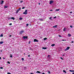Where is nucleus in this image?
Segmentation results:
<instances>
[{"instance_id":"nucleus-1","label":"nucleus","mask_w":74,"mask_h":74,"mask_svg":"<svg viewBox=\"0 0 74 74\" xmlns=\"http://www.w3.org/2000/svg\"><path fill=\"white\" fill-rule=\"evenodd\" d=\"M27 10H26L25 11V12L23 13V14H25V15H27Z\"/></svg>"},{"instance_id":"nucleus-2","label":"nucleus","mask_w":74,"mask_h":74,"mask_svg":"<svg viewBox=\"0 0 74 74\" xmlns=\"http://www.w3.org/2000/svg\"><path fill=\"white\" fill-rule=\"evenodd\" d=\"M26 38L27 39V38H27V36H23V39H26Z\"/></svg>"},{"instance_id":"nucleus-3","label":"nucleus","mask_w":74,"mask_h":74,"mask_svg":"<svg viewBox=\"0 0 74 74\" xmlns=\"http://www.w3.org/2000/svg\"><path fill=\"white\" fill-rule=\"evenodd\" d=\"M69 49H70V47H68L67 48H66V49L64 50V51H67V50H69Z\"/></svg>"},{"instance_id":"nucleus-4","label":"nucleus","mask_w":74,"mask_h":74,"mask_svg":"<svg viewBox=\"0 0 74 74\" xmlns=\"http://www.w3.org/2000/svg\"><path fill=\"white\" fill-rule=\"evenodd\" d=\"M34 42H38V40H37L36 39H34Z\"/></svg>"},{"instance_id":"nucleus-5","label":"nucleus","mask_w":74,"mask_h":74,"mask_svg":"<svg viewBox=\"0 0 74 74\" xmlns=\"http://www.w3.org/2000/svg\"><path fill=\"white\" fill-rule=\"evenodd\" d=\"M23 32H24V31H21L20 32V34H22V33H23Z\"/></svg>"},{"instance_id":"nucleus-6","label":"nucleus","mask_w":74,"mask_h":74,"mask_svg":"<svg viewBox=\"0 0 74 74\" xmlns=\"http://www.w3.org/2000/svg\"><path fill=\"white\" fill-rule=\"evenodd\" d=\"M53 3V1H50V4H52V3Z\"/></svg>"},{"instance_id":"nucleus-7","label":"nucleus","mask_w":74,"mask_h":74,"mask_svg":"<svg viewBox=\"0 0 74 74\" xmlns=\"http://www.w3.org/2000/svg\"><path fill=\"white\" fill-rule=\"evenodd\" d=\"M57 26H58V25H56L53 26V28H57Z\"/></svg>"},{"instance_id":"nucleus-8","label":"nucleus","mask_w":74,"mask_h":74,"mask_svg":"<svg viewBox=\"0 0 74 74\" xmlns=\"http://www.w3.org/2000/svg\"><path fill=\"white\" fill-rule=\"evenodd\" d=\"M69 37H71V35L70 34H68Z\"/></svg>"},{"instance_id":"nucleus-9","label":"nucleus","mask_w":74,"mask_h":74,"mask_svg":"<svg viewBox=\"0 0 74 74\" xmlns=\"http://www.w3.org/2000/svg\"><path fill=\"white\" fill-rule=\"evenodd\" d=\"M4 42L3 41H1L0 42V44H2Z\"/></svg>"},{"instance_id":"nucleus-10","label":"nucleus","mask_w":74,"mask_h":74,"mask_svg":"<svg viewBox=\"0 0 74 74\" xmlns=\"http://www.w3.org/2000/svg\"><path fill=\"white\" fill-rule=\"evenodd\" d=\"M43 49H47V47H42Z\"/></svg>"},{"instance_id":"nucleus-11","label":"nucleus","mask_w":74,"mask_h":74,"mask_svg":"<svg viewBox=\"0 0 74 74\" xmlns=\"http://www.w3.org/2000/svg\"><path fill=\"white\" fill-rule=\"evenodd\" d=\"M8 6H5L4 7V8H8Z\"/></svg>"},{"instance_id":"nucleus-12","label":"nucleus","mask_w":74,"mask_h":74,"mask_svg":"<svg viewBox=\"0 0 74 74\" xmlns=\"http://www.w3.org/2000/svg\"><path fill=\"white\" fill-rule=\"evenodd\" d=\"M11 19H13V20H14V19H15V18H14V17H11Z\"/></svg>"},{"instance_id":"nucleus-13","label":"nucleus","mask_w":74,"mask_h":74,"mask_svg":"<svg viewBox=\"0 0 74 74\" xmlns=\"http://www.w3.org/2000/svg\"><path fill=\"white\" fill-rule=\"evenodd\" d=\"M36 73H41V72L40 71H37L36 72Z\"/></svg>"},{"instance_id":"nucleus-14","label":"nucleus","mask_w":74,"mask_h":74,"mask_svg":"<svg viewBox=\"0 0 74 74\" xmlns=\"http://www.w3.org/2000/svg\"><path fill=\"white\" fill-rule=\"evenodd\" d=\"M63 72H64V73H65L66 74V71L65 70H63Z\"/></svg>"},{"instance_id":"nucleus-15","label":"nucleus","mask_w":74,"mask_h":74,"mask_svg":"<svg viewBox=\"0 0 74 74\" xmlns=\"http://www.w3.org/2000/svg\"><path fill=\"white\" fill-rule=\"evenodd\" d=\"M3 3H4V1H2L1 2V4H2Z\"/></svg>"},{"instance_id":"nucleus-16","label":"nucleus","mask_w":74,"mask_h":74,"mask_svg":"<svg viewBox=\"0 0 74 74\" xmlns=\"http://www.w3.org/2000/svg\"><path fill=\"white\" fill-rule=\"evenodd\" d=\"M20 20H22L23 19V18H19Z\"/></svg>"},{"instance_id":"nucleus-17","label":"nucleus","mask_w":74,"mask_h":74,"mask_svg":"<svg viewBox=\"0 0 74 74\" xmlns=\"http://www.w3.org/2000/svg\"><path fill=\"white\" fill-rule=\"evenodd\" d=\"M47 38H45L43 39V40H47Z\"/></svg>"},{"instance_id":"nucleus-18","label":"nucleus","mask_w":74,"mask_h":74,"mask_svg":"<svg viewBox=\"0 0 74 74\" xmlns=\"http://www.w3.org/2000/svg\"><path fill=\"white\" fill-rule=\"evenodd\" d=\"M55 44H53L52 45H51V46L52 47V46H55Z\"/></svg>"},{"instance_id":"nucleus-19","label":"nucleus","mask_w":74,"mask_h":74,"mask_svg":"<svg viewBox=\"0 0 74 74\" xmlns=\"http://www.w3.org/2000/svg\"><path fill=\"white\" fill-rule=\"evenodd\" d=\"M39 19V20H40V21H43V20L42 19Z\"/></svg>"},{"instance_id":"nucleus-20","label":"nucleus","mask_w":74,"mask_h":74,"mask_svg":"<svg viewBox=\"0 0 74 74\" xmlns=\"http://www.w3.org/2000/svg\"><path fill=\"white\" fill-rule=\"evenodd\" d=\"M21 10V8H19L17 10H18V11H20V10Z\"/></svg>"},{"instance_id":"nucleus-21","label":"nucleus","mask_w":74,"mask_h":74,"mask_svg":"<svg viewBox=\"0 0 74 74\" xmlns=\"http://www.w3.org/2000/svg\"><path fill=\"white\" fill-rule=\"evenodd\" d=\"M69 71H70L71 72H74V71H71V70H69Z\"/></svg>"},{"instance_id":"nucleus-22","label":"nucleus","mask_w":74,"mask_h":74,"mask_svg":"<svg viewBox=\"0 0 74 74\" xmlns=\"http://www.w3.org/2000/svg\"><path fill=\"white\" fill-rule=\"evenodd\" d=\"M29 26V24H27L26 25V27H27V26Z\"/></svg>"},{"instance_id":"nucleus-23","label":"nucleus","mask_w":74,"mask_h":74,"mask_svg":"<svg viewBox=\"0 0 74 74\" xmlns=\"http://www.w3.org/2000/svg\"><path fill=\"white\" fill-rule=\"evenodd\" d=\"M63 31H64V32H65V31H66V28H64V29Z\"/></svg>"},{"instance_id":"nucleus-24","label":"nucleus","mask_w":74,"mask_h":74,"mask_svg":"<svg viewBox=\"0 0 74 74\" xmlns=\"http://www.w3.org/2000/svg\"><path fill=\"white\" fill-rule=\"evenodd\" d=\"M0 36L1 37H3V34H1Z\"/></svg>"},{"instance_id":"nucleus-25","label":"nucleus","mask_w":74,"mask_h":74,"mask_svg":"<svg viewBox=\"0 0 74 74\" xmlns=\"http://www.w3.org/2000/svg\"><path fill=\"white\" fill-rule=\"evenodd\" d=\"M10 58H12V54L10 55Z\"/></svg>"},{"instance_id":"nucleus-26","label":"nucleus","mask_w":74,"mask_h":74,"mask_svg":"<svg viewBox=\"0 0 74 74\" xmlns=\"http://www.w3.org/2000/svg\"><path fill=\"white\" fill-rule=\"evenodd\" d=\"M60 10V9H56V11H59Z\"/></svg>"},{"instance_id":"nucleus-27","label":"nucleus","mask_w":74,"mask_h":74,"mask_svg":"<svg viewBox=\"0 0 74 74\" xmlns=\"http://www.w3.org/2000/svg\"><path fill=\"white\" fill-rule=\"evenodd\" d=\"M21 59L22 60H23V61L24 60V58H22Z\"/></svg>"},{"instance_id":"nucleus-28","label":"nucleus","mask_w":74,"mask_h":74,"mask_svg":"<svg viewBox=\"0 0 74 74\" xmlns=\"http://www.w3.org/2000/svg\"><path fill=\"white\" fill-rule=\"evenodd\" d=\"M70 27H71V28H73V26L70 25Z\"/></svg>"},{"instance_id":"nucleus-29","label":"nucleus","mask_w":74,"mask_h":74,"mask_svg":"<svg viewBox=\"0 0 74 74\" xmlns=\"http://www.w3.org/2000/svg\"><path fill=\"white\" fill-rule=\"evenodd\" d=\"M8 63L9 64H10V62L9 61L8 62Z\"/></svg>"},{"instance_id":"nucleus-30","label":"nucleus","mask_w":74,"mask_h":74,"mask_svg":"<svg viewBox=\"0 0 74 74\" xmlns=\"http://www.w3.org/2000/svg\"><path fill=\"white\" fill-rule=\"evenodd\" d=\"M59 37H62V36L60 35H59L58 36Z\"/></svg>"},{"instance_id":"nucleus-31","label":"nucleus","mask_w":74,"mask_h":74,"mask_svg":"<svg viewBox=\"0 0 74 74\" xmlns=\"http://www.w3.org/2000/svg\"><path fill=\"white\" fill-rule=\"evenodd\" d=\"M0 69H3V67H1Z\"/></svg>"},{"instance_id":"nucleus-32","label":"nucleus","mask_w":74,"mask_h":74,"mask_svg":"<svg viewBox=\"0 0 74 74\" xmlns=\"http://www.w3.org/2000/svg\"><path fill=\"white\" fill-rule=\"evenodd\" d=\"M9 25H12V23H10L9 24Z\"/></svg>"},{"instance_id":"nucleus-33","label":"nucleus","mask_w":74,"mask_h":74,"mask_svg":"<svg viewBox=\"0 0 74 74\" xmlns=\"http://www.w3.org/2000/svg\"><path fill=\"white\" fill-rule=\"evenodd\" d=\"M8 74H11V73H10L9 72H8L7 73Z\"/></svg>"},{"instance_id":"nucleus-34","label":"nucleus","mask_w":74,"mask_h":74,"mask_svg":"<svg viewBox=\"0 0 74 74\" xmlns=\"http://www.w3.org/2000/svg\"><path fill=\"white\" fill-rule=\"evenodd\" d=\"M53 18H56V16H55V17H53Z\"/></svg>"},{"instance_id":"nucleus-35","label":"nucleus","mask_w":74,"mask_h":74,"mask_svg":"<svg viewBox=\"0 0 74 74\" xmlns=\"http://www.w3.org/2000/svg\"><path fill=\"white\" fill-rule=\"evenodd\" d=\"M51 19H52V17H50L49 18V19L51 20Z\"/></svg>"},{"instance_id":"nucleus-36","label":"nucleus","mask_w":74,"mask_h":74,"mask_svg":"<svg viewBox=\"0 0 74 74\" xmlns=\"http://www.w3.org/2000/svg\"><path fill=\"white\" fill-rule=\"evenodd\" d=\"M23 2V1H20V3H22Z\"/></svg>"},{"instance_id":"nucleus-37","label":"nucleus","mask_w":74,"mask_h":74,"mask_svg":"<svg viewBox=\"0 0 74 74\" xmlns=\"http://www.w3.org/2000/svg\"><path fill=\"white\" fill-rule=\"evenodd\" d=\"M25 8V7H24L22 8V9H24V8Z\"/></svg>"},{"instance_id":"nucleus-38","label":"nucleus","mask_w":74,"mask_h":74,"mask_svg":"<svg viewBox=\"0 0 74 74\" xmlns=\"http://www.w3.org/2000/svg\"><path fill=\"white\" fill-rule=\"evenodd\" d=\"M60 59H62V60H63V59L62 57L60 58Z\"/></svg>"},{"instance_id":"nucleus-39","label":"nucleus","mask_w":74,"mask_h":74,"mask_svg":"<svg viewBox=\"0 0 74 74\" xmlns=\"http://www.w3.org/2000/svg\"><path fill=\"white\" fill-rule=\"evenodd\" d=\"M62 41H66V40H62Z\"/></svg>"},{"instance_id":"nucleus-40","label":"nucleus","mask_w":74,"mask_h":74,"mask_svg":"<svg viewBox=\"0 0 74 74\" xmlns=\"http://www.w3.org/2000/svg\"><path fill=\"white\" fill-rule=\"evenodd\" d=\"M50 11H53V10H50Z\"/></svg>"},{"instance_id":"nucleus-41","label":"nucleus","mask_w":74,"mask_h":74,"mask_svg":"<svg viewBox=\"0 0 74 74\" xmlns=\"http://www.w3.org/2000/svg\"><path fill=\"white\" fill-rule=\"evenodd\" d=\"M48 73H49V74H50V72L49 71H48Z\"/></svg>"},{"instance_id":"nucleus-42","label":"nucleus","mask_w":74,"mask_h":74,"mask_svg":"<svg viewBox=\"0 0 74 74\" xmlns=\"http://www.w3.org/2000/svg\"><path fill=\"white\" fill-rule=\"evenodd\" d=\"M30 41H29V42L28 43V44H30Z\"/></svg>"},{"instance_id":"nucleus-43","label":"nucleus","mask_w":74,"mask_h":74,"mask_svg":"<svg viewBox=\"0 0 74 74\" xmlns=\"http://www.w3.org/2000/svg\"><path fill=\"white\" fill-rule=\"evenodd\" d=\"M28 57H30V55H29L28 56Z\"/></svg>"},{"instance_id":"nucleus-44","label":"nucleus","mask_w":74,"mask_h":74,"mask_svg":"<svg viewBox=\"0 0 74 74\" xmlns=\"http://www.w3.org/2000/svg\"><path fill=\"white\" fill-rule=\"evenodd\" d=\"M38 4L39 5H40V3H38Z\"/></svg>"},{"instance_id":"nucleus-45","label":"nucleus","mask_w":74,"mask_h":74,"mask_svg":"<svg viewBox=\"0 0 74 74\" xmlns=\"http://www.w3.org/2000/svg\"><path fill=\"white\" fill-rule=\"evenodd\" d=\"M49 56H50V55H49L48 56V57H49Z\"/></svg>"},{"instance_id":"nucleus-46","label":"nucleus","mask_w":74,"mask_h":74,"mask_svg":"<svg viewBox=\"0 0 74 74\" xmlns=\"http://www.w3.org/2000/svg\"><path fill=\"white\" fill-rule=\"evenodd\" d=\"M18 12H17V11H16V14H17V13H18Z\"/></svg>"},{"instance_id":"nucleus-47","label":"nucleus","mask_w":74,"mask_h":74,"mask_svg":"<svg viewBox=\"0 0 74 74\" xmlns=\"http://www.w3.org/2000/svg\"><path fill=\"white\" fill-rule=\"evenodd\" d=\"M73 42H74L73 41H72L71 43H73Z\"/></svg>"},{"instance_id":"nucleus-48","label":"nucleus","mask_w":74,"mask_h":74,"mask_svg":"<svg viewBox=\"0 0 74 74\" xmlns=\"http://www.w3.org/2000/svg\"><path fill=\"white\" fill-rule=\"evenodd\" d=\"M1 59V58L0 57V60Z\"/></svg>"},{"instance_id":"nucleus-49","label":"nucleus","mask_w":74,"mask_h":74,"mask_svg":"<svg viewBox=\"0 0 74 74\" xmlns=\"http://www.w3.org/2000/svg\"><path fill=\"white\" fill-rule=\"evenodd\" d=\"M17 12H19V10H17Z\"/></svg>"},{"instance_id":"nucleus-50","label":"nucleus","mask_w":74,"mask_h":74,"mask_svg":"<svg viewBox=\"0 0 74 74\" xmlns=\"http://www.w3.org/2000/svg\"><path fill=\"white\" fill-rule=\"evenodd\" d=\"M72 12H70V13H72Z\"/></svg>"},{"instance_id":"nucleus-51","label":"nucleus","mask_w":74,"mask_h":74,"mask_svg":"<svg viewBox=\"0 0 74 74\" xmlns=\"http://www.w3.org/2000/svg\"><path fill=\"white\" fill-rule=\"evenodd\" d=\"M11 19V18H9V19Z\"/></svg>"},{"instance_id":"nucleus-52","label":"nucleus","mask_w":74,"mask_h":74,"mask_svg":"<svg viewBox=\"0 0 74 74\" xmlns=\"http://www.w3.org/2000/svg\"><path fill=\"white\" fill-rule=\"evenodd\" d=\"M9 36H10V37H11V35H10Z\"/></svg>"},{"instance_id":"nucleus-53","label":"nucleus","mask_w":74,"mask_h":74,"mask_svg":"<svg viewBox=\"0 0 74 74\" xmlns=\"http://www.w3.org/2000/svg\"><path fill=\"white\" fill-rule=\"evenodd\" d=\"M42 74H45V73H42Z\"/></svg>"},{"instance_id":"nucleus-54","label":"nucleus","mask_w":74,"mask_h":74,"mask_svg":"<svg viewBox=\"0 0 74 74\" xmlns=\"http://www.w3.org/2000/svg\"><path fill=\"white\" fill-rule=\"evenodd\" d=\"M64 56V54H63V56Z\"/></svg>"},{"instance_id":"nucleus-55","label":"nucleus","mask_w":74,"mask_h":74,"mask_svg":"<svg viewBox=\"0 0 74 74\" xmlns=\"http://www.w3.org/2000/svg\"><path fill=\"white\" fill-rule=\"evenodd\" d=\"M3 59H5V58H3Z\"/></svg>"},{"instance_id":"nucleus-56","label":"nucleus","mask_w":74,"mask_h":74,"mask_svg":"<svg viewBox=\"0 0 74 74\" xmlns=\"http://www.w3.org/2000/svg\"><path fill=\"white\" fill-rule=\"evenodd\" d=\"M33 74V73H31V74Z\"/></svg>"},{"instance_id":"nucleus-57","label":"nucleus","mask_w":74,"mask_h":74,"mask_svg":"<svg viewBox=\"0 0 74 74\" xmlns=\"http://www.w3.org/2000/svg\"><path fill=\"white\" fill-rule=\"evenodd\" d=\"M1 52H2V50H1Z\"/></svg>"},{"instance_id":"nucleus-58","label":"nucleus","mask_w":74,"mask_h":74,"mask_svg":"<svg viewBox=\"0 0 74 74\" xmlns=\"http://www.w3.org/2000/svg\"><path fill=\"white\" fill-rule=\"evenodd\" d=\"M73 74H74V73H73Z\"/></svg>"},{"instance_id":"nucleus-59","label":"nucleus","mask_w":74,"mask_h":74,"mask_svg":"<svg viewBox=\"0 0 74 74\" xmlns=\"http://www.w3.org/2000/svg\"><path fill=\"white\" fill-rule=\"evenodd\" d=\"M24 54L25 55V53H24Z\"/></svg>"},{"instance_id":"nucleus-60","label":"nucleus","mask_w":74,"mask_h":74,"mask_svg":"<svg viewBox=\"0 0 74 74\" xmlns=\"http://www.w3.org/2000/svg\"><path fill=\"white\" fill-rule=\"evenodd\" d=\"M29 59H31V58H30Z\"/></svg>"},{"instance_id":"nucleus-61","label":"nucleus","mask_w":74,"mask_h":74,"mask_svg":"<svg viewBox=\"0 0 74 74\" xmlns=\"http://www.w3.org/2000/svg\"><path fill=\"white\" fill-rule=\"evenodd\" d=\"M31 49V50H32V49Z\"/></svg>"},{"instance_id":"nucleus-62","label":"nucleus","mask_w":74,"mask_h":74,"mask_svg":"<svg viewBox=\"0 0 74 74\" xmlns=\"http://www.w3.org/2000/svg\"><path fill=\"white\" fill-rule=\"evenodd\" d=\"M25 69H26V68H25Z\"/></svg>"}]
</instances>
